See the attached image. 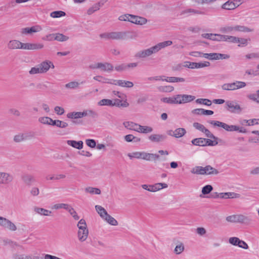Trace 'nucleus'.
Here are the masks:
<instances>
[{
	"label": "nucleus",
	"mask_w": 259,
	"mask_h": 259,
	"mask_svg": "<svg viewBox=\"0 0 259 259\" xmlns=\"http://www.w3.org/2000/svg\"><path fill=\"white\" fill-rule=\"evenodd\" d=\"M8 47L11 50L24 49L28 50H39L44 47V45L38 43H22L17 40H10L8 44Z\"/></svg>",
	"instance_id": "1"
},
{
	"label": "nucleus",
	"mask_w": 259,
	"mask_h": 259,
	"mask_svg": "<svg viewBox=\"0 0 259 259\" xmlns=\"http://www.w3.org/2000/svg\"><path fill=\"white\" fill-rule=\"evenodd\" d=\"M210 124L218 127H221L228 132L238 131V126L235 125H229L224 122L217 120H209L208 121Z\"/></svg>",
	"instance_id": "2"
},
{
	"label": "nucleus",
	"mask_w": 259,
	"mask_h": 259,
	"mask_svg": "<svg viewBox=\"0 0 259 259\" xmlns=\"http://www.w3.org/2000/svg\"><path fill=\"white\" fill-rule=\"evenodd\" d=\"M226 109L231 113H240L242 110L240 105L235 101H227Z\"/></svg>",
	"instance_id": "3"
},
{
	"label": "nucleus",
	"mask_w": 259,
	"mask_h": 259,
	"mask_svg": "<svg viewBox=\"0 0 259 259\" xmlns=\"http://www.w3.org/2000/svg\"><path fill=\"white\" fill-rule=\"evenodd\" d=\"M156 53H157V51L155 47L153 46L149 49L138 52L135 54V57L137 58H144Z\"/></svg>",
	"instance_id": "4"
},
{
	"label": "nucleus",
	"mask_w": 259,
	"mask_h": 259,
	"mask_svg": "<svg viewBox=\"0 0 259 259\" xmlns=\"http://www.w3.org/2000/svg\"><path fill=\"white\" fill-rule=\"evenodd\" d=\"M90 67L92 69H101L102 71L110 72L113 70V65L109 63H98L94 65H91Z\"/></svg>",
	"instance_id": "5"
},
{
	"label": "nucleus",
	"mask_w": 259,
	"mask_h": 259,
	"mask_svg": "<svg viewBox=\"0 0 259 259\" xmlns=\"http://www.w3.org/2000/svg\"><path fill=\"white\" fill-rule=\"evenodd\" d=\"M0 226L12 231H15L17 230V227L14 223L2 217H0Z\"/></svg>",
	"instance_id": "6"
},
{
	"label": "nucleus",
	"mask_w": 259,
	"mask_h": 259,
	"mask_svg": "<svg viewBox=\"0 0 259 259\" xmlns=\"http://www.w3.org/2000/svg\"><path fill=\"white\" fill-rule=\"evenodd\" d=\"M38 66L39 67V71H40L41 73H46L50 68H54L55 67L53 63L49 60L42 62L38 65Z\"/></svg>",
	"instance_id": "7"
},
{
	"label": "nucleus",
	"mask_w": 259,
	"mask_h": 259,
	"mask_svg": "<svg viewBox=\"0 0 259 259\" xmlns=\"http://www.w3.org/2000/svg\"><path fill=\"white\" fill-rule=\"evenodd\" d=\"M14 180L12 175L7 172H0V184L7 185Z\"/></svg>",
	"instance_id": "8"
},
{
	"label": "nucleus",
	"mask_w": 259,
	"mask_h": 259,
	"mask_svg": "<svg viewBox=\"0 0 259 259\" xmlns=\"http://www.w3.org/2000/svg\"><path fill=\"white\" fill-rule=\"evenodd\" d=\"M186 63L187 64L185 66L191 69L203 68L209 66L210 65V63L207 61H205L203 63L187 62Z\"/></svg>",
	"instance_id": "9"
},
{
	"label": "nucleus",
	"mask_w": 259,
	"mask_h": 259,
	"mask_svg": "<svg viewBox=\"0 0 259 259\" xmlns=\"http://www.w3.org/2000/svg\"><path fill=\"white\" fill-rule=\"evenodd\" d=\"M235 2H240V1L239 0H234V1H232L231 0H229L224 3L221 7L222 9L228 10H232L236 9L239 6L240 4H235Z\"/></svg>",
	"instance_id": "10"
},
{
	"label": "nucleus",
	"mask_w": 259,
	"mask_h": 259,
	"mask_svg": "<svg viewBox=\"0 0 259 259\" xmlns=\"http://www.w3.org/2000/svg\"><path fill=\"white\" fill-rule=\"evenodd\" d=\"M141 159L147 161L154 160L156 161L159 159L160 156L156 154L149 153L145 152H142Z\"/></svg>",
	"instance_id": "11"
},
{
	"label": "nucleus",
	"mask_w": 259,
	"mask_h": 259,
	"mask_svg": "<svg viewBox=\"0 0 259 259\" xmlns=\"http://www.w3.org/2000/svg\"><path fill=\"white\" fill-rule=\"evenodd\" d=\"M78 237L79 241L83 242L84 241L88 236L89 231L87 227L78 228Z\"/></svg>",
	"instance_id": "12"
},
{
	"label": "nucleus",
	"mask_w": 259,
	"mask_h": 259,
	"mask_svg": "<svg viewBox=\"0 0 259 259\" xmlns=\"http://www.w3.org/2000/svg\"><path fill=\"white\" fill-rule=\"evenodd\" d=\"M238 223L249 225L251 224L252 220L249 217L244 215L242 214H238Z\"/></svg>",
	"instance_id": "13"
},
{
	"label": "nucleus",
	"mask_w": 259,
	"mask_h": 259,
	"mask_svg": "<svg viewBox=\"0 0 259 259\" xmlns=\"http://www.w3.org/2000/svg\"><path fill=\"white\" fill-rule=\"evenodd\" d=\"M166 136L164 135L152 134L148 137L149 140L152 142L158 143L164 141Z\"/></svg>",
	"instance_id": "14"
},
{
	"label": "nucleus",
	"mask_w": 259,
	"mask_h": 259,
	"mask_svg": "<svg viewBox=\"0 0 259 259\" xmlns=\"http://www.w3.org/2000/svg\"><path fill=\"white\" fill-rule=\"evenodd\" d=\"M122 40L134 39L138 37L137 32L133 31H122Z\"/></svg>",
	"instance_id": "15"
},
{
	"label": "nucleus",
	"mask_w": 259,
	"mask_h": 259,
	"mask_svg": "<svg viewBox=\"0 0 259 259\" xmlns=\"http://www.w3.org/2000/svg\"><path fill=\"white\" fill-rule=\"evenodd\" d=\"M21 178L24 183L27 186H31L35 181L34 177L30 174L24 175Z\"/></svg>",
	"instance_id": "16"
},
{
	"label": "nucleus",
	"mask_w": 259,
	"mask_h": 259,
	"mask_svg": "<svg viewBox=\"0 0 259 259\" xmlns=\"http://www.w3.org/2000/svg\"><path fill=\"white\" fill-rule=\"evenodd\" d=\"M34 136L33 134L30 133L29 135L25 136L23 134H19L15 135L14 137V141L16 143H20L27 139L29 138H32Z\"/></svg>",
	"instance_id": "17"
},
{
	"label": "nucleus",
	"mask_w": 259,
	"mask_h": 259,
	"mask_svg": "<svg viewBox=\"0 0 259 259\" xmlns=\"http://www.w3.org/2000/svg\"><path fill=\"white\" fill-rule=\"evenodd\" d=\"M192 113L197 115H211L213 114V111L209 110H205L202 108H197L192 111Z\"/></svg>",
	"instance_id": "18"
},
{
	"label": "nucleus",
	"mask_w": 259,
	"mask_h": 259,
	"mask_svg": "<svg viewBox=\"0 0 259 259\" xmlns=\"http://www.w3.org/2000/svg\"><path fill=\"white\" fill-rule=\"evenodd\" d=\"M131 19V22L138 25H143L147 23V20L146 18L133 15Z\"/></svg>",
	"instance_id": "19"
},
{
	"label": "nucleus",
	"mask_w": 259,
	"mask_h": 259,
	"mask_svg": "<svg viewBox=\"0 0 259 259\" xmlns=\"http://www.w3.org/2000/svg\"><path fill=\"white\" fill-rule=\"evenodd\" d=\"M67 143L68 145L78 150H80L83 148V142L82 141L68 140L67 141Z\"/></svg>",
	"instance_id": "20"
},
{
	"label": "nucleus",
	"mask_w": 259,
	"mask_h": 259,
	"mask_svg": "<svg viewBox=\"0 0 259 259\" xmlns=\"http://www.w3.org/2000/svg\"><path fill=\"white\" fill-rule=\"evenodd\" d=\"M204 175H218L219 171L215 168L210 165H207L204 167Z\"/></svg>",
	"instance_id": "21"
},
{
	"label": "nucleus",
	"mask_w": 259,
	"mask_h": 259,
	"mask_svg": "<svg viewBox=\"0 0 259 259\" xmlns=\"http://www.w3.org/2000/svg\"><path fill=\"white\" fill-rule=\"evenodd\" d=\"M41 29L39 26H34L31 27H26L22 29V33H28L30 34L33 32H37L39 31Z\"/></svg>",
	"instance_id": "22"
},
{
	"label": "nucleus",
	"mask_w": 259,
	"mask_h": 259,
	"mask_svg": "<svg viewBox=\"0 0 259 259\" xmlns=\"http://www.w3.org/2000/svg\"><path fill=\"white\" fill-rule=\"evenodd\" d=\"M114 106L118 107H127L129 106V103L127 102L126 100L122 102L121 100L116 99H114V102L112 101V106Z\"/></svg>",
	"instance_id": "23"
},
{
	"label": "nucleus",
	"mask_w": 259,
	"mask_h": 259,
	"mask_svg": "<svg viewBox=\"0 0 259 259\" xmlns=\"http://www.w3.org/2000/svg\"><path fill=\"white\" fill-rule=\"evenodd\" d=\"M124 127L127 129L133 130L135 131H138L139 125L138 123L132 121H125L123 123Z\"/></svg>",
	"instance_id": "24"
},
{
	"label": "nucleus",
	"mask_w": 259,
	"mask_h": 259,
	"mask_svg": "<svg viewBox=\"0 0 259 259\" xmlns=\"http://www.w3.org/2000/svg\"><path fill=\"white\" fill-rule=\"evenodd\" d=\"M172 44V42L171 40L164 41L161 42H159L158 44L154 46L155 49L158 52L161 49L164 48L165 47L170 46Z\"/></svg>",
	"instance_id": "25"
},
{
	"label": "nucleus",
	"mask_w": 259,
	"mask_h": 259,
	"mask_svg": "<svg viewBox=\"0 0 259 259\" xmlns=\"http://www.w3.org/2000/svg\"><path fill=\"white\" fill-rule=\"evenodd\" d=\"M168 187L167 184L165 183H156L154 185H152L151 187V189L150 190V192H156L157 191L160 190L163 188H166Z\"/></svg>",
	"instance_id": "26"
},
{
	"label": "nucleus",
	"mask_w": 259,
	"mask_h": 259,
	"mask_svg": "<svg viewBox=\"0 0 259 259\" xmlns=\"http://www.w3.org/2000/svg\"><path fill=\"white\" fill-rule=\"evenodd\" d=\"M238 194L234 192H226L219 193V197L223 199L236 198Z\"/></svg>",
	"instance_id": "27"
},
{
	"label": "nucleus",
	"mask_w": 259,
	"mask_h": 259,
	"mask_svg": "<svg viewBox=\"0 0 259 259\" xmlns=\"http://www.w3.org/2000/svg\"><path fill=\"white\" fill-rule=\"evenodd\" d=\"M174 134H172V137L176 138H180L184 136L186 133V131L184 128H178L174 131Z\"/></svg>",
	"instance_id": "28"
},
{
	"label": "nucleus",
	"mask_w": 259,
	"mask_h": 259,
	"mask_svg": "<svg viewBox=\"0 0 259 259\" xmlns=\"http://www.w3.org/2000/svg\"><path fill=\"white\" fill-rule=\"evenodd\" d=\"M34 210L36 213L42 215L49 216L52 213L51 211L43 208L35 207H34Z\"/></svg>",
	"instance_id": "29"
},
{
	"label": "nucleus",
	"mask_w": 259,
	"mask_h": 259,
	"mask_svg": "<svg viewBox=\"0 0 259 259\" xmlns=\"http://www.w3.org/2000/svg\"><path fill=\"white\" fill-rule=\"evenodd\" d=\"M204 167L201 166H196L191 170V172L195 175H204Z\"/></svg>",
	"instance_id": "30"
},
{
	"label": "nucleus",
	"mask_w": 259,
	"mask_h": 259,
	"mask_svg": "<svg viewBox=\"0 0 259 259\" xmlns=\"http://www.w3.org/2000/svg\"><path fill=\"white\" fill-rule=\"evenodd\" d=\"M138 130V131H137V132L147 134L152 132L153 131V128L150 126H143L139 124Z\"/></svg>",
	"instance_id": "31"
},
{
	"label": "nucleus",
	"mask_w": 259,
	"mask_h": 259,
	"mask_svg": "<svg viewBox=\"0 0 259 259\" xmlns=\"http://www.w3.org/2000/svg\"><path fill=\"white\" fill-rule=\"evenodd\" d=\"M253 31V29L249 28L243 25H235V31L249 32Z\"/></svg>",
	"instance_id": "32"
},
{
	"label": "nucleus",
	"mask_w": 259,
	"mask_h": 259,
	"mask_svg": "<svg viewBox=\"0 0 259 259\" xmlns=\"http://www.w3.org/2000/svg\"><path fill=\"white\" fill-rule=\"evenodd\" d=\"M93 79L94 80H96L98 81L99 82H101L102 83H109V84L113 83V82H112V79L107 78H105V77H103V76H100V75H98V76H94L93 77Z\"/></svg>",
	"instance_id": "33"
},
{
	"label": "nucleus",
	"mask_w": 259,
	"mask_h": 259,
	"mask_svg": "<svg viewBox=\"0 0 259 259\" xmlns=\"http://www.w3.org/2000/svg\"><path fill=\"white\" fill-rule=\"evenodd\" d=\"M95 208L100 216L103 219L105 218V215L108 214V213L105 208L100 205H96Z\"/></svg>",
	"instance_id": "34"
},
{
	"label": "nucleus",
	"mask_w": 259,
	"mask_h": 259,
	"mask_svg": "<svg viewBox=\"0 0 259 259\" xmlns=\"http://www.w3.org/2000/svg\"><path fill=\"white\" fill-rule=\"evenodd\" d=\"M237 86L235 84V82L230 83H225L222 86V88L226 91H234L236 90Z\"/></svg>",
	"instance_id": "35"
},
{
	"label": "nucleus",
	"mask_w": 259,
	"mask_h": 259,
	"mask_svg": "<svg viewBox=\"0 0 259 259\" xmlns=\"http://www.w3.org/2000/svg\"><path fill=\"white\" fill-rule=\"evenodd\" d=\"M164 80L169 82H184L185 81V78L182 77H167L164 78Z\"/></svg>",
	"instance_id": "36"
},
{
	"label": "nucleus",
	"mask_w": 259,
	"mask_h": 259,
	"mask_svg": "<svg viewBox=\"0 0 259 259\" xmlns=\"http://www.w3.org/2000/svg\"><path fill=\"white\" fill-rule=\"evenodd\" d=\"M104 219L111 225L117 226L118 225L117 221L109 214L105 215V218Z\"/></svg>",
	"instance_id": "37"
},
{
	"label": "nucleus",
	"mask_w": 259,
	"mask_h": 259,
	"mask_svg": "<svg viewBox=\"0 0 259 259\" xmlns=\"http://www.w3.org/2000/svg\"><path fill=\"white\" fill-rule=\"evenodd\" d=\"M204 138H198L194 139L191 141V143L193 145L198 146H204Z\"/></svg>",
	"instance_id": "38"
},
{
	"label": "nucleus",
	"mask_w": 259,
	"mask_h": 259,
	"mask_svg": "<svg viewBox=\"0 0 259 259\" xmlns=\"http://www.w3.org/2000/svg\"><path fill=\"white\" fill-rule=\"evenodd\" d=\"M85 191L87 193H89L91 194H100L101 190L100 189L97 188H94L92 187H88L85 188Z\"/></svg>",
	"instance_id": "39"
},
{
	"label": "nucleus",
	"mask_w": 259,
	"mask_h": 259,
	"mask_svg": "<svg viewBox=\"0 0 259 259\" xmlns=\"http://www.w3.org/2000/svg\"><path fill=\"white\" fill-rule=\"evenodd\" d=\"M159 91L169 93L174 90V88L171 85L159 86L157 88Z\"/></svg>",
	"instance_id": "40"
},
{
	"label": "nucleus",
	"mask_w": 259,
	"mask_h": 259,
	"mask_svg": "<svg viewBox=\"0 0 259 259\" xmlns=\"http://www.w3.org/2000/svg\"><path fill=\"white\" fill-rule=\"evenodd\" d=\"M195 99V96L188 95H182V104L188 103L193 101Z\"/></svg>",
	"instance_id": "41"
},
{
	"label": "nucleus",
	"mask_w": 259,
	"mask_h": 259,
	"mask_svg": "<svg viewBox=\"0 0 259 259\" xmlns=\"http://www.w3.org/2000/svg\"><path fill=\"white\" fill-rule=\"evenodd\" d=\"M69 37L62 33H55V40L59 41H65L68 40Z\"/></svg>",
	"instance_id": "42"
},
{
	"label": "nucleus",
	"mask_w": 259,
	"mask_h": 259,
	"mask_svg": "<svg viewBox=\"0 0 259 259\" xmlns=\"http://www.w3.org/2000/svg\"><path fill=\"white\" fill-rule=\"evenodd\" d=\"M111 39L122 40V31L111 32Z\"/></svg>",
	"instance_id": "43"
},
{
	"label": "nucleus",
	"mask_w": 259,
	"mask_h": 259,
	"mask_svg": "<svg viewBox=\"0 0 259 259\" xmlns=\"http://www.w3.org/2000/svg\"><path fill=\"white\" fill-rule=\"evenodd\" d=\"M217 53H203V57L208 59L210 60H217Z\"/></svg>",
	"instance_id": "44"
},
{
	"label": "nucleus",
	"mask_w": 259,
	"mask_h": 259,
	"mask_svg": "<svg viewBox=\"0 0 259 259\" xmlns=\"http://www.w3.org/2000/svg\"><path fill=\"white\" fill-rule=\"evenodd\" d=\"M67 117L70 119L80 118L81 112H69L67 114Z\"/></svg>",
	"instance_id": "45"
},
{
	"label": "nucleus",
	"mask_w": 259,
	"mask_h": 259,
	"mask_svg": "<svg viewBox=\"0 0 259 259\" xmlns=\"http://www.w3.org/2000/svg\"><path fill=\"white\" fill-rule=\"evenodd\" d=\"M112 100L108 99H103L100 100L98 104L99 106H112Z\"/></svg>",
	"instance_id": "46"
},
{
	"label": "nucleus",
	"mask_w": 259,
	"mask_h": 259,
	"mask_svg": "<svg viewBox=\"0 0 259 259\" xmlns=\"http://www.w3.org/2000/svg\"><path fill=\"white\" fill-rule=\"evenodd\" d=\"M221 31L223 33H229L233 34V32L235 31V26H227L224 27H222L220 29Z\"/></svg>",
	"instance_id": "47"
},
{
	"label": "nucleus",
	"mask_w": 259,
	"mask_h": 259,
	"mask_svg": "<svg viewBox=\"0 0 259 259\" xmlns=\"http://www.w3.org/2000/svg\"><path fill=\"white\" fill-rule=\"evenodd\" d=\"M67 210L69 212L70 215H72V217L75 220H78L79 219V217H78L76 212L72 207L69 205Z\"/></svg>",
	"instance_id": "48"
},
{
	"label": "nucleus",
	"mask_w": 259,
	"mask_h": 259,
	"mask_svg": "<svg viewBox=\"0 0 259 259\" xmlns=\"http://www.w3.org/2000/svg\"><path fill=\"white\" fill-rule=\"evenodd\" d=\"M213 190V187L210 185H207L202 188L201 192L203 195L209 194Z\"/></svg>",
	"instance_id": "49"
},
{
	"label": "nucleus",
	"mask_w": 259,
	"mask_h": 259,
	"mask_svg": "<svg viewBox=\"0 0 259 259\" xmlns=\"http://www.w3.org/2000/svg\"><path fill=\"white\" fill-rule=\"evenodd\" d=\"M238 214H233L226 217V220L232 223H238Z\"/></svg>",
	"instance_id": "50"
},
{
	"label": "nucleus",
	"mask_w": 259,
	"mask_h": 259,
	"mask_svg": "<svg viewBox=\"0 0 259 259\" xmlns=\"http://www.w3.org/2000/svg\"><path fill=\"white\" fill-rule=\"evenodd\" d=\"M225 38L224 39V41H229L230 42L237 43V41H238V37L233 36H229L224 35Z\"/></svg>",
	"instance_id": "51"
},
{
	"label": "nucleus",
	"mask_w": 259,
	"mask_h": 259,
	"mask_svg": "<svg viewBox=\"0 0 259 259\" xmlns=\"http://www.w3.org/2000/svg\"><path fill=\"white\" fill-rule=\"evenodd\" d=\"M66 13L62 11H57L52 12L50 16L53 18H59L65 16Z\"/></svg>",
	"instance_id": "52"
},
{
	"label": "nucleus",
	"mask_w": 259,
	"mask_h": 259,
	"mask_svg": "<svg viewBox=\"0 0 259 259\" xmlns=\"http://www.w3.org/2000/svg\"><path fill=\"white\" fill-rule=\"evenodd\" d=\"M191 13L194 14H200L204 15V12L201 11H199L198 10L194 9H188L184 11H183V14Z\"/></svg>",
	"instance_id": "53"
},
{
	"label": "nucleus",
	"mask_w": 259,
	"mask_h": 259,
	"mask_svg": "<svg viewBox=\"0 0 259 259\" xmlns=\"http://www.w3.org/2000/svg\"><path fill=\"white\" fill-rule=\"evenodd\" d=\"M69 205L66 203H59V204H56L52 206V209H59L61 208H64L66 210L68 209V207H69Z\"/></svg>",
	"instance_id": "54"
},
{
	"label": "nucleus",
	"mask_w": 259,
	"mask_h": 259,
	"mask_svg": "<svg viewBox=\"0 0 259 259\" xmlns=\"http://www.w3.org/2000/svg\"><path fill=\"white\" fill-rule=\"evenodd\" d=\"M196 102L198 104H202L207 106H210L212 104L211 101L207 99H197Z\"/></svg>",
	"instance_id": "55"
},
{
	"label": "nucleus",
	"mask_w": 259,
	"mask_h": 259,
	"mask_svg": "<svg viewBox=\"0 0 259 259\" xmlns=\"http://www.w3.org/2000/svg\"><path fill=\"white\" fill-rule=\"evenodd\" d=\"M38 121L42 124L49 125L50 124V121H52V119L47 116L41 117L38 118Z\"/></svg>",
	"instance_id": "56"
},
{
	"label": "nucleus",
	"mask_w": 259,
	"mask_h": 259,
	"mask_svg": "<svg viewBox=\"0 0 259 259\" xmlns=\"http://www.w3.org/2000/svg\"><path fill=\"white\" fill-rule=\"evenodd\" d=\"M212 35L213 36L211 37V40L213 41H224V39L225 38L224 35L213 33Z\"/></svg>",
	"instance_id": "57"
},
{
	"label": "nucleus",
	"mask_w": 259,
	"mask_h": 259,
	"mask_svg": "<svg viewBox=\"0 0 259 259\" xmlns=\"http://www.w3.org/2000/svg\"><path fill=\"white\" fill-rule=\"evenodd\" d=\"M184 250V246L182 243H180V244L177 245L175 248L174 251L176 254H179L181 253Z\"/></svg>",
	"instance_id": "58"
},
{
	"label": "nucleus",
	"mask_w": 259,
	"mask_h": 259,
	"mask_svg": "<svg viewBox=\"0 0 259 259\" xmlns=\"http://www.w3.org/2000/svg\"><path fill=\"white\" fill-rule=\"evenodd\" d=\"M229 242L233 245L238 246L240 240L238 237H233L229 238Z\"/></svg>",
	"instance_id": "59"
},
{
	"label": "nucleus",
	"mask_w": 259,
	"mask_h": 259,
	"mask_svg": "<svg viewBox=\"0 0 259 259\" xmlns=\"http://www.w3.org/2000/svg\"><path fill=\"white\" fill-rule=\"evenodd\" d=\"M217 140H214L213 141H212L210 139H205L204 138V146H215L218 144V142L216 141Z\"/></svg>",
	"instance_id": "60"
},
{
	"label": "nucleus",
	"mask_w": 259,
	"mask_h": 259,
	"mask_svg": "<svg viewBox=\"0 0 259 259\" xmlns=\"http://www.w3.org/2000/svg\"><path fill=\"white\" fill-rule=\"evenodd\" d=\"M133 15L125 14L119 16V20L120 21H129L131 22V19H132Z\"/></svg>",
	"instance_id": "61"
},
{
	"label": "nucleus",
	"mask_w": 259,
	"mask_h": 259,
	"mask_svg": "<svg viewBox=\"0 0 259 259\" xmlns=\"http://www.w3.org/2000/svg\"><path fill=\"white\" fill-rule=\"evenodd\" d=\"M86 144L91 148H95L96 146V142L94 139H87L85 140Z\"/></svg>",
	"instance_id": "62"
},
{
	"label": "nucleus",
	"mask_w": 259,
	"mask_h": 259,
	"mask_svg": "<svg viewBox=\"0 0 259 259\" xmlns=\"http://www.w3.org/2000/svg\"><path fill=\"white\" fill-rule=\"evenodd\" d=\"M204 133L206 136L208 138L212 139L213 140H218V138L214 136L208 129L206 128L204 130L203 132Z\"/></svg>",
	"instance_id": "63"
},
{
	"label": "nucleus",
	"mask_w": 259,
	"mask_h": 259,
	"mask_svg": "<svg viewBox=\"0 0 259 259\" xmlns=\"http://www.w3.org/2000/svg\"><path fill=\"white\" fill-rule=\"evenodd\" d=\"M193 126L197 130L203 132L205 129V127L203 124H201L198 122H194L193 124Z\"/></svg>",
	"instance_id": "64"
}]
</instances>
